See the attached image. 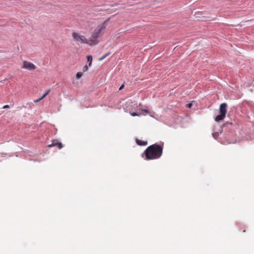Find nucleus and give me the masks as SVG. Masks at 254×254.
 Wrapping results in <instances>:
<instances>
[{
  "label": "nucleus",
  "mask_w": 254,
  "mask_h": 254,
  "mask_svg": "<svg viewBox=\"0 0 254 254\" xmlns=\"http://www.w3.org/2000/svg\"><path fill=\"white\" fill-rule=\"evenodd\" d=\"M163 146L156 143L149 146L143 152L146 160H154L159 158L162 155Z\"/></svg>",
  "instance_id": "nucleus-1"
},
{
  "label": "nucleus",
  "mask_w": 254,
  "mask_h": 254,
  "mask_svg": "<svg viewBox=\"0 0 254 254\" xmlns=\"http://www.w3.org/2000/svg\"><path fill=\"white\" fill-rule=\"evenodd\" d=\"M109 19L106 20L101 24L99 25L97 28L94 29L89 39H87L88 45L92 46L98 44V38L103 34L102 31L104 30L107 26V22Z\"/></svg>",
  "instance_id": "nucleus-2"
},
{
  "label": "nucleus",
  "mask_w": 254,
  "mask_h": 254,
  "mask_svg": "<svg viewBox=\"0 0 254 254\" xmlns=\"http://www.w3.org/2000/svg\"><path fill=\"white\" fill-rule=\"evenodd\" d=\"M227 104L226 103H222L219 107L220 115L217 116L215 118V121L218 122L223 120L226 116L227 113Z\"/></svg>",
  "instance_id": "nucleus-3"
},
{
  "label": "nucleus",
  "mask_w": 254,
  "mask_h": 254,
  "mask_svg": "<svg viewBox=\"0 0 254 254\" xmlns=\"http://www.w3.org/2000/svg\"><path fill=\"white\" fill-rule=\"evenodd\" d=\"M72 37L75 42L80 44H86L88 45L87 39L85 36L81 35L77 32H73L72 33Z\"/></svg>",
  "instance_id": "nucleus-4"
},
{
  "label": "nucleus",
  "mask_w": 254,
  "mask_h": 254,
  "mask_svg": "<svg viewBox=\"0 0 254 254\" xmlns=\"http://www.w3.org/2000/svg\"><path fill=\"white\" fill-rule=\"evenodd\" d=\"M22 68L27 69L29 70H34L36 68V66L32 63L25 61L23 62V65L22 66Z\"/></svg>",
  "instance_id": "nucleus-5"
},
{
  "label": "nucleus",
  "mask_w": 254,
  "mask_h": 254,
  "mask_svg": "<svg viewBox=\"0 0 254 254\" xmlns=\"http://www.w3.org/2000/svg\"><path fill=\"white\" fill-rule=\"evenodd\" d=\"M127 108L129 111L135 110L138 108V105L135 102H130L127 103Z\"/></svg>",
  "instance_id": "nucleus-6"
},
{
  "label": "nucleus",
  "mask_w": 254,
  "mask_h": 254,
  "mask_svg": "<svg viewBox=\"0 0 254 254\" xmlns=\"http://www.w3.org/2000/svg\"><path fill=\"white\" fill-rule=\"evenodd\" d=\"M53 146H58L59 149H61L63 147V144L61 142H59L58 140H54L52 143L49 145L50 147Z\"/></svg>",
  "instance_id": "nucleus-7"
},
{
  "label": "nucleus",
  "mask_w": 254,
  "mask_h": 254,
  "mask_svg": "<svg viewBox=\"0 0 254 254\" xmlns=\"http://www.w3.org/2000/svg\"><path fill=\"white\" fill-rule=\"evenodd\" d=\"M136 143L140 146L146 145L147 144V142L145 141H143L138 139H136Z\"/></svg>",
  "instance_id": "nucleus-8"
},
{
  "label": "nucleus",
  "mask_w": 254,
  "mask_h": 254,
  "mask_svg": "<svg viewBox=\"0 0 254 254\" xmlns=\"http://www.w3.org/2000/svg\"><path fill=\"white\" fill-rule=\"evenodd\" d=\"M87 61L89 62V66H91L92 64V57L91 56H88L87 57Z\"/></svg>",
  "instance_id": "nucleus-9"
},
{
  "label": "nucleus",
  "mask_w": 254,
  "mask_h": 254,
  "mask_svg": "<svg viewBox=\"0 0 254 254\" xmlns=\"http://www.w3.org/2000/svg\"><path fill=\"white\" fill-rule=\"evenodd\" d=\"M129 114H130V115L131 116H133V117H134V116H139L140 115V114H137V113H136L135 112H132L131 111H129Z\"/></svg>",
  "instance_id": "nucleus-10"
},
{
  "label": "nucleus",
  "mask_w": 254,
  "mask_h": 254,
  "mask_svg": "<svg viewBox=\"0 0 254 254\" xmlns=\"http://www.w3.org/2000/svg\"><path fill=\"white\" fill-rule=\"evenodd\" d=\"M110 54V53H107L104 56L102 57L101 58H99V60L100 61L103 60L104 59H105L107 56H108Z\"/></svg>",
  "instance_id": "nucleus-11"
},
{
  "label": "nucleus",
  "mask_w": 254,
  "mask_h": 254,
  "mask_svg": "<svg viewBox=\"0 0 254 254\" xmlns=\"http://www.w3.org/2000/svg\"><path fill=\"white\" fill-rule=\"evenodd\" d=\"M50 92V89H48L46 91L45 94L43 95L42 98H45Z\"/></svg>",
  "instance_id": "nucleus-12"
},
{
  "label": "nucleus",
  "mask_w": 254,
  "mask_h": 254,
  "mask_svg": "<svg viewBox=\"0 0 254 254\" xmlns=\"http://www.w3.org/2000/svg\"><path fill=\"white\" fill-rule=\"evenodd\" d=\"M82 75V73L81 72H78L76 74V78H80Z\"/></svg>",
  "instance_id": "nucleus-13"
},
{
  "label": "nucleus",
  "mask_w": 254,
  "mask_h": 254,
  "mask_svg": "<svg viewBox=\"0 0 254 254\" xmlns=\"http://www.w3.org/2000/svg\"><path fill=\"white\" fill-rule=\"evenodd\" d=\"M88 66L87 65H85L84 67H83V71H86L88 70Z\"/></svg>",
  "instance_id": "nucleus-14"
},
{
  "label": "nucleus",
  "mask_w": 254,
  "mask_h": 254,
  "mask_svg": "<svg viewBox=\"0 0 254 254\" xmlns=\"http://www.w3.org/2000/svg\"><path fill=\"white\" fill-rule=\"evenodd\" d=\"M141 111L145 113L146 114H148L149 113V111L146 109H142L141 110Z\"/></svg>",
  "instance_id": "nucleus-15"
},
{
  "label": "nucleus",
  "mask_w": 254,
  "mask_h": 254,
  "mask_svg": "<svg viewBox=\"0 0 254 254\" xmlns=\"http://www.w3.org/2000/svg\"><path fill=\"white\" fill-rule=\"evenodd\" d=\"M44 98H42V96L39 98L38 99H37L36 100L34 101L35 102H38L39 101H40L41 100H42Z\"/></svg>",
  "instance_id": "nucleus-16"
},
{
  "label": "nucleus",
  "mask_w": 254,
  "mask_h": 254,
  "mask_svg": "<svg viewBox=\"0 0 254 254\" xmlns=\"http://www.w3.org/2000/svg\"><path fill=\"white\" fill-rule=\"evenodd\" d=\"M192 105V103H189L187 104V107L188 108H190L191 107Z\"/></svg>",
  "instance_id": "nucleus-17"
},
{
  "label": "nucleus",
  "mask_w": 254,
  "mask_h": 254,
  "mask_svg": "<svg viewBox=\"0 0 254 254\" xmlns=\"http://www.w3.org/2000/svg\"><path fill=\"white\" fill-rule=\"evenodd\" d=\"M9 107V106L6 105L4 106L3 108V109H7V108H8Z\"/></svg>",
  "instance_id": "nucleus-18"
},
{
  "label": "nucleus",
  "mask_w": 254,
  "mask_h": 254,
  "mask_svg": "<svg viewBox=\"0 0 254 254\" xmlns=\"http://www.w3.org/2000/svg\"><path fill=\"white\" fill-rule=\"evenodd\" d=\"M124 87V85H122L119 88V90H121Z\"/></svg>",
  "instance_id": "nucleus-19"
},
{
  "label": "nucleus",
  "mask_w": 254,
  "mask_h": 254,
  "mask_svg": "<svg viewBox=\"0 0 254 254\" xmlns=\"http://www.w3.org/2000/svg\"><path fill=\"white\" fill-rule=\"evenodd\" d=\"M141 106V103H140V104H139V105H138V106Z\"/></svg>",
  "instance_id": "nucleus-20"
}]
</instances>
